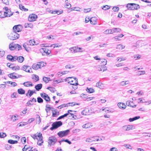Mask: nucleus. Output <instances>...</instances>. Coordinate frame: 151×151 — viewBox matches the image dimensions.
<instances>
[{"instance_id": "f257e3e1", "label": "nucleus", "mask_w": 151, "mask_h": 151, "mask_svg": "<svg viewBox=\"0 0 151 151\" xmlns=\"http://www.w3.org/2000/svg\"><path fill=\"white\" fill-rule=\"evenodd\" d=\"M65 81L68 82V83L72 85H78V79L74 77H67L65 79Z\"/></svg>"}, {"instance_id": "f03ea898", "label": "nucleus", "mask_w": 151, "mask_h": 151, "mask_svg": "<svg viewBox=\"0 0 151 151\" xmlns=\"http://www.w3.org/2000/svg\"><path fill=\"white\" fill-rule=\"evenodd\" d=\"M62 125V123L61 122L57 121L53 122L52 124V127L50 128V129L53 130L54 129H56L61 126Z\"/></svg>"}, {"instance_id": "7ed1b4c3", "label": "nucleus", "mask_w": 151, "mask_h": 151, "mask_svg": "<svg viewBox=\"0 0 151 151\" xmlns=\"http://www.w3.org/2000/svg\"><path fill=\"white\" fill-rule=\"evenodd\" d=\"M48 141L49 146H50L55 144L57 141V139L55 137L51 136L49 137Z\"/></svg>"}, {"instance_id": "20e7f679", "label": "nucleus", "mask_w": 151, "mask_h": 151, "mask_svg": "<svg viewBox=\"0 0 151 151\" xmlns=\"http://www.w3.org/2000/svg\"><path fill=\"white\" fill-rule=\"evenodd\" d=\"M40 51L43 56L47 55L51 53L50 50L45 48L40 49Z\"/></svg>"}, {"instance_id": "39448f33", "label": "nucleus", "mask_w": 151, "mask_h": 151, "mask_svg": "<svg viewBox=\"0 0 151 151\" xmlns=\"http://www.w3.org/2000/svg\"><path fill=\"white\" fill-rule=\"evenodd\" d=\"M70 132V130L67 129L66 130L60 131L58 134V135L60 137H62L67 135Z\"/></svg>"}, {"instance_id": "423d86ee", "label": "nucleus", "mask_w": 151, "mask_h": 151, "mask_svg": "<svg viewBox=\"0 0 151 151\" xmlns=\"http://www.w3.org/2000/svg\"><path fill=\"white\" fill-rule=\"evenodd\" d=\"M9 37L11 40H14L19 37V35L16 32H13L10 35Z\"/></svg>"}, {"instance_id": "0eeeda50", "label": "nucleus", "mask_w": 151, "mask_h": 151, "mask_svg": "<svg viewBox=\"0 0 151 151\" xmlns=\"http://www.w3.org/2000/svg\"><path fill=\"white\" fill-rule=\"evenodd\" d=\"M22 26L20 25H18L14 26L13 28V29L14 32L17 33V32H20L22 30Z\"/></svg>"}, {"instance_id": "6e6552de", "label": "nucleus", "mask_w": 151, "mask_h": 151, "mask_svg": "<svg viewBox=\"0 0 151 151\" xmlns=\"http://www.w3.org/2000/svg\"><path fill=\"white\" fill-rule=\"evenodd\" d=\"M37 18V16L34 14H32L29 15L28 18V20L32 22L35 21Z\"/></svg>"}, {"instance_id": "1a4fd4ad", "label": "nucleus", "mask_w": 151, "mask_h": 151, "mask_svg": "<svg viewBox=\"0 0 151 151\" xmlns=\"http://www.w3.org/2000/svg\"><path fill=\"white\" fill-rule=\"evenodd\" d=\"M70 49H73V52H74V53L83 52L84 51V50H82V48L80 47H71Z\"/></svg>"}, {"instance_id": "9d476101", "label": "nucleus", "mask_w": 151, "mask_h": 151, "mask_svg": "<svg viewBox=\"0 0 151 151\" xmlns=\"http://www.w3.org/2000/svg\"><path fill=\"white\" fill-rule=\"evenodd\" d=\"M133 125H125L122 127V129L124 131H127L133 129Z\"/></svg>"}, {"instance_id": "9b49d317", "label": "nucleus", "mask_w": 151, "mask_h": 151, "mask_svg": "<svg viewBox=\"0 0 151 151\" xmlns=\"http://www.w3.org/2000/svg\"><path fill=\"white\" fill-rule=\"evenodd\" d=\"M52 116L56 117L59 115V112L57 111L56 109L53 108H52Z\"/></svg>"}, {"instance_id": "f8f14e48", "label": "nucleus", "mask_w": 151, "mask_h": 151, "mask_svg": "<svg viewBox=\"0 0 151 151\" xmlns=\"http://www.w3.org/2000/svg\"><path fill=\"white\" fill-rule=\"evenodd\" d=\"M29 69H30V67L28 65H24L22 68V70L26 72L31 73Z\"/></svg>"}, {"instance_id": "ddd939ff", "label": "nucleus", "mask_w": 151, "mask_h": 151, "mask_svg": "<svg viewBox=\"0 0 151 151\" xmlns=\"http://www.w3.org/2000/svg\"><path fill=\"white\" fill-rule=\"evenodd\" d=\"M97 18L95 17H92L90 19V22L91 24L93 25H95L97 23Z\"/></svg>"}, {"instance_id": "4468645a", "label": "nucleus", "mask_w": 151, "mask_h": 151, "mask_svg": "<svg viewBox=\"0 0 151 151\" xmlns=\"http://www.w3.org/2000/svg\"><path fill=\"white\" fill-rule=\"evenodd\" d=\"M9 47L11 50H14L17 49V44L13 45L12 43H11L9 45Z\"/></svg>"}, {"instance_id": "2eb2a0df", "label": "nucleus", "mask_w": 151, "mask_h": 151, "mask_svg": "<svg viewBox=\"0 0 151 151\" xmlns=\"http://www.w3.org/2000/svg\"><path fill=\"white\" fill-rule=\"evenodd\" d=\"M46 64V63L44 62H38V68H40L44 66H45Z\"/></svg>"}, {"instance_id": "dca6fc26", "label": "nucleus", "mask_w": 151, "mask_h": 151, "mask_svg": "<svg viewBox=\"0 0 151 151\" xmlns=\"http://www.w3.org/2000/svg\"><path fill=\"white\" fill-rule=\"evenodd\" d=\"M99 67L98 68L99 69L98 70L99 71H103V72L106 71L107 70V68L106 66L104 65L102 66H99Z\"/></svg>"}, {"instance_id": "f3484780", "label": "nucleus", "mask_w": 151, "mask_h": 151, "mask_svg": "<svg viewBox=\"0 0 151 151\" xmlns=\"http://www.w3.org/2000/svg\"><path fill=\"white\" fill-rule=\"evenodd\" d=\"M117 105L121 109H124L126 107V105L123 103H119L117 104Z\"/></svg>"}, {"instance_id": "a211bd4d", "label": "nucleus", "mask_w": 151, "mask_h": 151, "mask_svg": "<svg viewBox=\"0 0 151 151\" xmlns=\"http://www.w3.org/2000/svg\"><path fill=\"white\" fill-rule=\"evenodd\" d=\"M121 29L119 28H113L111 29L112 34L114 32H121Z\"/></svg>"}, {"instance_id": "6ab92c4d", "label": "nucleus", "mask_w": 151, "mask_h": 151, "mask_svg": "<svg viewBox=\"0 0 151 151\" xmlns=\"http://www.w3.org/2000/svg\"><path fill=\"white\" fill-rule=\"evenodd\" d=\"M16 74V73H13L8 74V76L11 78L17 79L18 78V77L15 75Z\"/></svg>"}, {"instance_id": "aec40b11", "label": "nucleus", "mask_w": 151, "mask_h": 151, "mask_svg": "<svg viewBox=\"0 0 151 151\" xmlns=\"http://www.w3.org/2000/svg\"><path fill=\"white\" fill-rule=\"evenodd\" d=\"M126 6L128 10H134L133 3L128 4Z\"/></svg>"}, {"instance_id": "412c9836", "label": "nucleus", "mask_w": 151, "mask_h": 151, "mask_svg": "<svg viewBox=\"0 0 151 151\" xmlns=\"http://www.w3.org/2000/svg\"><path fill=\"white\" fill-rule=\"evenodd\" d=\"M92 126V125L90 123H88L83 125L82 126V127L85 128H89Z\"/></svg>"}, {"instance_id": "4be33fe9", "label": "nucleus", "mask_w": 151, "mask_h": 151, "mask_svg": "<svg viewBox=\"0 0 151 151\" xmlns=\"http://www.w3.org/2000/svg\"><path fill=\"white\" fill-rule=\"evenodd\" d=\"M27 44L29 45H37V44L36 43L35 41L34 40H30L29 41L27 42Z\"/></svg>"}, {"instance_id": "5701e85b", "label": "nucleus", "mask_w": 151, "mask_h": 151, "mask_svg": "<svg viewBox=\"0 0 151 151\" xmlns=\"http://www.w3.org/2000/svg\"><path fill=\"white\" fill-rule=\"evenodd\" d=\"M11 120H12L13 122H15L16 120H17L18 119L17 118L18 117V116L17 115H12L10 116Z\"/></svg>"}, {"instance_id": "b1692460", "label": "nucleus", "mask_w": 151, "mask_h": 151, "mask_svg": "<svg viewBox=\"0 0 151 151\" xmlns=\"http://www.w3.org/2000/svg\"><path fill=\"white\" fill-rule=\"evenodd\" d=\"M5 17H10L13 15V12H4Z\"/></svg>"}, {"instance_id": "393cba45", "label": "nucleus", "mask_w": 151, "mask_h": 151, "mask_svg": "<svg viewBox=\"0 0 151 151\" xmlns=\"http://www.w3.org/2000/svg\"><path fill=\"white\" fill-rule=\"evenodd\" d=\"M24 86L28 87L29 86H32L33 85L32 83H31V82L27 81L24 83L23 84Z\"/></svg>"}, {"instance_id": "a878e982", "label": "nucleus", "mask_w": 151, "mask_h": 151, "mask_svg": "<svg viewBox=\"0 0 151 151\" xmlns=\"http://www.w3.org/2000/svg\"><path fill=\"white\" fill-rule=\"evenodd\" d=\"M129 81H122L119 83V85L121 86H124L129 83Z\"/></svg>"}, {"instance_id": "bb28decb", "label": "nucleus", "mask_w": 151, "mask_h": 151, "mask_svg": "<svg viewBox=\"0 0 151 151\" xmlns=\"http://www.w3.org/2000/svg\"><path fill=\"white\" fill-rule=\"evenodd\" d=\"M29 45L27 44V43H24L23 45V46L25 50L27 52H28L30 50V48L28 47H27Z\"/></svg>"}, {"instance_id": "cd10ccee", "label": "nucleus", "mask_w": 151, "mask_h": 151, "mask_svg": "<svg viewBox=\"0 0 151 151\" xmlns=\"http://www.w3.org/2000/svg\"><path fill=\"white\" fill-rule=\"evenodd\" d=\"M38 133L35 134H31V136L35 140L37 139L38 141ZM37 144H38V141L37 142Z\"/></svg>"}, {"instance_id": "c85d7f7f", "label": "nucleus", "mask_w": 151, "mask_h": 151, "mask_svg": "<svg viewBox=\"0 0 151 151\" xmlns=\"http://www.w3.org/2000/svg\"><path fill=\"white\" fill-rule=\"evenodd\" d=\"M133 103L132 101L131 102V101H127L126 104L127 106H130V107H133V108L135 107L136 106V105H133V106H132V105H131V103Z\"/></svg>"}, {"instance_id": "c756f323", "label": "nucleus", "mask_w": 151, "mask_h": 151, "mask_svg": "<svg viewBox=\"0 0 151 151\" xmlns=\"http://www.w3.org/2000/svg\"><path fill=\"white\" fill-rule=\"evenodd\" d=\"M65 7L68 9L71 7V4L68 2V0H65Z\"/></svg>"}, {"instance_id": "7c9ffc66", "label": "nucleus", "mask_w": 151, "mask_h": 151, "mask_svg": "<svg viewBox=\"0 0 151 151\" xmlns=\"http://www.w3.org/2000/svg\"><path fill=\"white\" fill-rule=\"evenodd\" d=\"M18 93L20 94H23L25 93V91L22 88H19L17 90Z\"/></svg>"}, {"instance_id": "2f4dec72", "label": "nucleus", "mask_w": 151, "mask_h": 151, "mask_svg": "<svg viewBox=\"0 0 151 151\" xmlns=\"http://www.w3.org/2000/svg\"><path fill=\"white\" fill-rule=\"evenodd\" d=\"M38 141H41L42 143H43V137L42 136V134L39 133H38Z\"/></svg>"}, {"instance_id": "473e14b6", "label": "nucleus", "mask_w": 151, "mask_h": 151, "mask_svg": "<svg viewBox=\"0 0 151 151\" xmlns=\"http://www.w3.org/2000/svg\"><path fill=\"white\" fill-rule=\"evenodd\" d=\"M100 62L102 64V65H106L107 61L105 59H101Z\"/></svg>"}, {"instance_id": "72a5a7b5", "label": "nucleus", "mask_w": 151, "mask_h": 151, "mask_svg": "<svg viewBox=\"0 0 151 151\" xmlns=\"http://www.w3.org/2000/svg\"><path fill=\"white\" fill-rule=\"evenodd\" d=\"M125 47V46L121 44H119L117 45L116 48L119 50H122Z\"/></svg>"}, {"instance_id": "f704fd0d", "label": "nucleus", "mask_w": 151, "mask_h": 151, "mask_svg": "<svg viewBox=\"0 0 151 151\" xmlns=\"http://www.w3.org/2000/svg\"><path fill=\"white\" fill-rule=\"evenodd\" d=\"M24 27L25 28H27L28 27L30 28L32 27H33V25L31 23H25L24 25Z\"/></svg>"}, {"instance_id": "c9c22d12", "label": "nucleus", "mask_w": 151, "mask_h": 151, "mask_svg": "<svg viewBox=\"0 0 151 151\" xmlns=\"http://www.w3.org/2000/svg\"><path fill=\"white\" fill-rule=\"evenodd\" d=\"M8 142L10 144H14L17 143H18V141L17 140H14L12 139H9L8 140Z\"/></svg>"}, {"instance_id": "e433bc0d", "label": "nucleus", "mask_w": 151, "mask_h": 151, "mask_svg": "<svg viewBox=\"0 0 151 151\" xmlns=\"http://www.w3.org/2000/svg\"><path fill=\"white\" fill-rule=\"evenodd\" d=\"M19 8L20 9L24 11H28V9L25 8L24 6H23L22 4H19Z\"/></svg>"}, {"instance_id": "4c0bfd02", "label": "nucleus", "mask_w": 151, "mask_h": 151, "mask_svg": "<svg viewBox=\"0 0 151 151\" xmlns=\"http://www.w3.org/2000/svg\"><path fill=\"white\" fill-rule=\"evenodd\" d=\"M86 91L90 93H93L94 92V90L92 88H87L86 89Z\"/></svg>"}, {"instance_id": "58836bf2", "label": "nucleus", "mask_w": 151, "mask_h": 151, "mask_svg": "<svg viewBox=\"0 0 151 151\" xmlns=\"http://www.w3.org/2000/svg\"><path fill=\"white\" fill-rule=\"evenodd\" d=\"M134 10H137L140 8V6L137 4L133 3Z\"/></svg>"}, {"instance_id": "ea45409f", "label": "nucleus", "mask_w": 151, "mask_h": 151, "mask_svg": "<svg viewBox=\"0 0 151 151\" xmlns=\"http://www.w3.org/2000/svg\"><path fill=\"white\" fill-rule=\"evenodd\" d=\"M71 10L69 11H68V12H70L72 10H76V11H81L80 10V9H81V8H80L79 7H75L74 8H71Z\"/></svg>"}, {"instance_id": "a19ab883", "label": "nucleus", "mask_w": 151, "mask_h": 151, "mask_svg": "<svg viewBox=\"0 0 151 151\" xmlns=\"http://www.w3.org/2000/svg\"><path fill=\"white\" fill-rule=\"evenodd\" d=\"M17 60L19 62L22 63L24 60V58L23 56H20L18 57Z\"/></svg>"}, {"instance_id": "79ce46f5", "label": "nucleus", "mask_w": 151, "mask_h": 151, "mask_svg": "<svg viewBox=\"0 0 151 151\" xmlns=\"http://www.w3.org/2000/svg\"><path fill=\"white\" fill-rule=\"evenodd\" d=\"M89 110L88 109H86L83 110L81 112L82 114L83 115H86V113L88 112Z\"/></svg>"}, {"instance_id": "37998d69", "label": "nucleus", "mask_w": 151, "mask_h": 151, "mask_svg": "<svg viewBox=\"0 0 151 151\" xmlns=\"http://www.w3.org/2000/svg\"><path fill=\"white\" fill-rule=\"evenodd\" d=\"M43 81L46 83H48L50 80V78L47 77H43Z\"/></svg>"}, {"instance_id": "c03bdc74", "label": "nucleus", "mask_w": 151, "mask_h": 151, "mask_svg": "<svg viewBox=\"0 0 151 151\" xmlns=\"http://www.w3.org/2000/svg\"><path fill=\"white\" fill-rule=\"evenodd\" d=\"M12 58L13 56L11 55H8L7 56L6 58L8 60H9L10 61L13 62Z\"/></svg>"}, {"instance_id": "a18cd8bd", "label": "nucleus", "mask_w": 151, "mask_h": 151, "mask_svg": "<svg viewBox=\"0 0 151 151\" xmlns=\"http://www.w3.org/2000/svg\"><path fill=\"white\" fill-rule=\"evenodd\" d=\"M110 8V6L107 5L102 6V8L104 10H106L109 9Z\"/></svg>"}, {"instance_id": "49530a36", "label": "nucleus", "mask_w": 151, "mask_h": 151, "mask_svg": "<svg viewBox=\"0 0 151 151\" xmlns=\"http://www.w3.org/2000/svg\"><path fill=\"white\" fill-rule=\"evenodd\" d=\"M93 138H88L86 139V142H91L92 141H95V140L93 139Z\"/></svg>"}, {"instance_id": "de8ad7c7", "label": "nucleus", "mask_w": 151, "mask_h": 151, "mask_svg": "<svg viewBox=\"0 0 151 151\" xmlns=\"http://www.w3.org/2000/svg\"><path fill=\"white\" fill-rule=\"evenodd\" d=\"M27 124V122H21L20 123H19L18 125L19 126V127H22L24 126L25 125Z\"/></svg>"}, {"instance_id": "09e8293b", "label": "nucleus", "mask_w": 151, "mask_h": 151, "mask_svg": "<svg viewBox=\"0 0 151 151\" xmlns=\"http://www.w3.org/2000/svg\"><path fill=\"white\" fill-rule=\"evenodd\" d=\"M47 89L49 90L51 92H54L55 91H56L55 89L53 87H48L47 88Z\"/></svg>"}, {"instance_id": "8fccbe9b", "label": "nucleus", "mask_w": 151, "mask_h": 151, "mask_svg": "<svg viewBox=\"0 0 151 151\" xmlns=\"http://www.w3.org/2000/svg\"><path fill=\"white\" fill-rule=\"evenodd\" d=\"M7 66L9 68H12L13 70H14V66L13 64H11L10 63H8L7 64Z\"/></svg>"}, {"instance_id": "3c124183", "label": "nucleus", "mask_w": 151, "mask_h": 151, "mask_svg": "<svg viewBox=\"0 0 151 151\" xmlns=\"http://www.w3.org/2000/svg\"><path fill=\"white\" fill-rule=\"evenodd\" d=\"M141 56L139 55H134L133 56V58L135 60H137L139 59L141 57Z\"/></svg>"}, {"instance_id": "603ef678", "label": "nucleus", "mask_w": 151, "mask_h": 151, "mask_svg": "<svg viewBox=\"0 0 151 151\" xmlns=\"http://www.w3.org/2000/svg\"><path fill=\"white\" fill-rule=\"evenodd\" d=\"M104 33L105 34H112L111 29H107L104 32Z\"/></svg>"}, {"instance_id": "864d4df0", "label": "nucleus", "mask_w": 151, "mask_h": 151, "mask_svg": "<svg viewBox=\"0 0 151 151\" xmlns=\"http://www.w3.org/2000/svg\"><path fill=\"white\" fill-rule=\"evenodd\" d=\"M124 146L126 147L127 148L131 150L132 149V146L130 145L127 144H125L124 145Z\"/></svg>"}, {"instance_id": "5fc2aeb1", "label": "nucleus", "mask_w": 151, "mask_h": 151, "mask_svg": "<svg viewBox=\"0 0 151 151\" xmlns=\"http://www.w3.org/2000/svg\"><path fill=\"white\" fill-rule=\"evenodd\" d=\"M34 93H35V92L33 91L32 90H28V93H29V97L31 96Z\"/></svg>"}, {"instance_id": "6e6d98bb", "label": "nucleus", "mask_w": 151, "mask_h": 151, "mask_svg": "<svg viewBox=\"0 0 151 151\" xmlns=\"http://www.w3.org/2000/svg\"><path fill=\"white\" fill-rule=\"evenodd\" d=\"M21 142L23 143L24 144L26 142V139L25 137H22L21 138Z\"/></svg>"}, {"instance_id": "4d7b16f0", "label": "nucleus", "mask_w": 151, "mask_h": 151, "mask_svg": "<svg viewBox=\"0 0 151 151\" xmlns=\"http://www.w3.org/2000/svg\"><path fill=\"white\" fill-rule=\"evenodd\" d=\"M38 64H34L32 66V68L35 70H37L38 69Z\"/></svg>"}, {"instance_id": "13d9d810", "label": "nucleus", "mask_w": 151, "mask_h": 151, "mask_svg": "<svg viewBox=\"0 0 151 151\" xmlns=\"http://www.w3.org/2000/svg\"><path fill=\"white\" fill-rule=\"evenodd\" d=\"M80 97L83 99H86L87 97V96L84 94H81L80 95Z\"/></svg>"}, {"instance_id": "bf43d9fd", "label": "nucleus", "mask_w": 151, "mask_h": 151, "mask_svg": "<svg viewBox=\"0 0 151 151\" xmlns=\"http://www.w3.org/2000/svg\"><path fill=\"white\" fill-rule=\"evenodd\" d=\"M102 83L100 82H98L96 83V87L99 88H101V87Z\"/></svg>"}, {"instance_id": "052dcab7", "label": "nucleus", "mask_w": 151, "mask_h": 151, "mask_svg": "<svg viewBox=\"0 0 151 151\" xmlns=\"http://www.w3.org/2000/svg\"><path fill=\"white\" fill-rule=\"evenodd\" d=\"M6 133H0V138H4L6 137Z\"/></svg>"}, {"instance_id": "680f3d73", "label": "nucleus", "mask_w": 151, "mask_h": 151, "mask_svg": "<svg viewBox=\"0 0 151 151\" xmlns=\"http://www.w3.org/2000/svg\"><path fill=\"white\" fill-rule=\"evenodd\" d=\"M112 9L115 12H117L119 11V8L118 7L114 6L113 8Z\"/></svg>"}, {"instance_id": "e2e57ef3", "label": "nucleus", "mask_w": 151, "mask_h": 151, "mask_svg": "<svg viewBox=\"0 0 151 151\" xmlns=\"http://www.w3.org/2000/svg\"><path fill=\"white\" fill-rule=\"evenodd\" d=\"M61 141L65 142H66L68 143L70 145L72 143L70 141H69L68 139H62V140H61Z\"/></svg>"}, {"instance_id": "0e129e2a", "label": "nucleus", "mask_w": 151, "mask_h": 151, "mask_svg": "<svg viewBox=\"0 0 151 151\" xmlns=\"http://www.w3.org/2000/svg\"><path fill=\"white\" fill-rule=\"evenodd\" d=\"M5 54V52L3 50H0V57H3Z\"/></svg>"}, {"instance_id": "69168bd1", "label": "nucleus", "mask_w": 151, "mask_h": 151, "mask_svg": "<svg viewBox=\"0 0 151 151\" xmlns=\"http://www.w3.org/2000/svg\"><path fill=\"white\" fill-rule=\"evenodd\" d=\"M32 78L34 80H35V81H38V76L36 75H34V76L32 77Z\"/></svg>"}, {"instance_id": "338daca9", "label": "nucleus", "mask_w": 151, "mask_h": 151, "mask_svg": "<svg viewBox=\"0 0 151 151\" xmlns=\"http://www.w3.org/2000/svg\"><path fill=\"white\" fill-rule=\"evenodd\" d=\"M2 2L5 4L7 5L9 4L8 0H2Z\"/></svg>"}, {"instance_id": "774afa93", "label": "nucleus", "mask_w": 151, "mask_h": 151, "mask_svg": "<svg viewBox=\"0 0 151 151\" xmlns=\"http://www.w3.org/2000/svg\"><path fill=\"white\" fill-rule=\"evenodd\" d=\"M109 151H118V150L116 148L114 147L111 148Z\"/></svg>"}]
</instances>
